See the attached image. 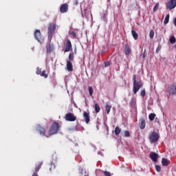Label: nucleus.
Returning a JSON list of instances; mask_svg holds the SVG:
<instances>
[{"label": "nucleus", "instance_id": "25", "mask_svg": "<svg viewBox=\"0 0 176 176\" xmlns=\"http://www.w3.org/2000/svg\"><path fill=\"white\" fill-rule=\"evenodd\" d=\"M74 58H75V56L74 55V52L69 53L68 56V59L69 60V61H74Z\"/></svg>", "mask_w": 176, "mask_h": 176}, {"label": "nucleus", "instance_id": "24", "mask_svg": "<svg viewBox=\"0 0 176 176\" xmlns=\"http://www.w3.org/2000/svg\"><path fill=\"white\" fill-rule=\"evenodd\" d=\"M42 164H43V162H39V163L36 165L34 171H36V172L39 171V170H41V168L42 167Z\"/></svg>", "mask_w": 176, "mask_h": 176}, {"label": "nucleus", "instance_id": "2", "mask_svg": "<svg viewBox=\"0 0 176 176\" xmlns=\"http://www.w3.org/2000/svg\"><path fill=\"white\" fill-rule=\"evenodd\" d=\"M133 93L134 94H137L140 88L142 86V82L137 81V76L135 74L133 75Z\"/></svg>", "mask_w": 176, "mask_h": 176}, {"label": "nucleus", "instance_id": "3", "mask_svg": "<svg viewBox=\"0 0 176 176\" xmlns=\"http://www.w3.org/2000/svg\"><path fill=\"white\" fill-rule=\"evenodd\" d=\"M148 138H149L150 142L151 143L157 142L159 141L160 136H159V134H157L156 132L151 131L149 133Z\"/></svg>", "mask_w": 176, "mask_h": 176}, {"label": "nucleus", "instance_id": "22", "mask_svg": "<svg viewBox=\"0 0 176 176\" xmlns=\"http://www.w3.org/2000/svg\"><path fill=\"white\" fill-rule=\"evenodd\" d=\"M162 166H168V164H169L168 160H167L166 158H162Z\"/></svg>", "mask_w": 176, "mask_h": 176}, {"label": "nucleus", "instance_id": "5", "mask_svg": "<svg viewBox=\"0 0 176 176\" xmlns=\"http://www.w3.org/2000/svg\"><path fill=\"white\" fill-rule=\"evenodd\" d=\"M65 119L67 122H75L76 116L72 113H67L65 116Z\"/></svg>", "mask_w": 176, "mask_h": 176}, {"label": "nucleus", "instance_id": "19", "mask_svg": "<svg viewBox=\"0 0 176 176\" xmlns=\"http://www.w3.org/2000/svg\"><path fill=\"white\" fill-rule=\"evenodd\" d=\"M131 34H132L133 38L135 39V41H137V39H138V33L136 32L135 30H132Z\"/></svg>", "mask_w": 176, "mask_h": 176}, {"label": "nucleus", "instance_id": "33", "mask_svg": "<svg viewBox=\"0 0 176 176\" xmlns=\"http://www.w3.org/2000/svg\"><path fill=\"white\" fill-rule=\"evenodd\" d=\"M155 170H156V171H157L158 173H160V171H161V170H162V168L160 167V166L156 165V166H155Z\"/></svg>", "mask_w": 176, "mask_h": 176}, {"label": "nucleus", "instance_id": "16", "mask_svg": "<svg viewBox=\"0 0 176 176\" xmlns=\"http://www.w3.org/2000/svg\"><path fill=\"white\" fill-rule=\"evenodd\" d=\"M46 50L47 53H52L54 50V45L49 43L46 45Z\"/></svg>", "mask_w": 176, "mask_h": 176}, {"label": "nucleus", "instance_id": "15", "mask_svg": "<svg viewBox=\"0 0 176 176\" xmlns=\"http://www.w3.org/2000/svg\"><path fill=\"white\" fill-rule=\"evenodd\" d=\"M66 67L69 72H72V71H74V66L72 65V63H71L70 60H67Z\"/></svg>", "mask_w": 176, "mask_h": 176}, {"label": "nucleus", "instance_id": "17", "mask_svg": "<svg viewBox=\"0 0 176 176\" xmlns=\"http://www.w3.org/2000/svg\"><path fill=\"white\" fill-rule=\"evenodd\" d=\"M145 126H146V124L145 122V120L144 119H141L140 122H139L140 129H141V130H144V129H145Z\"/></svg>", "mask_w": 176, "mask_h": 176}, {"label": "nucleus", "instance_id": "37", "mask_svg": "<svg viewBox=\"0 0 176 176\" xmlns=\"http://www.w3.org/2000/svg\"><path fill=\"white\" fill-rule=\"evenodd\" d=\"M111 65V63L109 61L104 62V67H109Z\"/></svg>", "mask_w": 176, "mask_h": 176}, {"label": "nucleus", "instance_id": "11", "mask_svg": "<svg viewBox=\"0 0 176 176\" xmlns=\"http://www.w3.org/2000/svg\"><path fill=\"white\" fill-rule=\"evenodd\" d=\"M68 3H63L60 6V12L61 13H67V12H68Z\"/></svg>", "mask_w": 176, "mask_h": 176}, {"label": "nucleus", "instance_id": "20", "mask_svg": "<svg viewBox=\"0 0 176 176\" xmlns=\"http://www.w3.org/2000/svg\"><path fill=\"white\" fill-rule=\"evenodd\" d=\"M112 109V106L107 104L105 106V109L107 115H109V112H111V109Z\"/></svg>", "mask_w": 176, "mask_h": 176}, {"label": "nucleus", "instance_id": "29", "mask_svg": "<svg viewBox=\"0 0 176 176\" xmlns=\"http://www.w3.org/2000/svg\"><path fill=\"white\" fill-rule=\"evenodd\" d=\"M88 90H89V96H93V93H94L93 87L89 86L88 87Z\"/></svg>", "mask_w": 176, "mask_h": 176}, {"label": "nucleus", "instance_id": "32", "mask_svg": "<svg viewBox=\"0 0 176 176\" xmlns=\"http://www.w3.org/2000/svg\"><path fill=\"white\" fill-rule=\"evenodd\" d=\"M50 171H52V170H54V168H56V165H54V164L51 163L50 164Z\"/></svg>", "mask_w": 176, "mask_h": 176}, {"label": "nucleus", "instance_id": "26", "mask_svg": "<svg viewBox=\"0 0 176 176\" xmlns=\"http://www.w3.org/2000/svg\"><path fill=\"white\" fill-rule=\"evenodd\" d=\"M101 111V109L100 108V105L96 103L95 104V112L96 113H98Z\"/></svg>", "mask_w": 176, "mask_h": 176}, {"label": "nucleus", "instance_id": "42", "mask_svg": "<svg viewBox=\"0 0 176 176\" xmlns=\"http://www.w3.org/2000/svg\"><path fill=\"white\" fill-rule=\"evenodd\" d=\"M142 58H145V52L143 53V54H142Z\"/></svg>", "mask_w": 176, "mask_h": 176}, {"label": "nucleus", "instance_id": "21", "mask_svg": "<svg viewBox=\"0 0 176 176\" xmlns=\"http://www.w3.org/2000/svg\"><path fill=\"white\" fill-rule=\"evenodd\" d=\"M155 118H156V114L151 113L148 116V119L151 120V122H153L155 120Z\"/></svg>", "mask_w": 176, "mask_h": 176}, {"label": "nucleus", "instance_id": "4", "mask_svg": "<svg viewBox=\"0 0 176 176\" xmlns=\"http://www.w3.org/2000/svg\"><path fill=\"white\" fill-rule=\"evenodd\" d=\"M36 130L38 133H39L41 137H45L46 135V129H45V127L41 126V125H37L36 127Z\"/></svg>", "mask_w": 176, "mask_h": 176}, {"label": "nucleus", "instance_id": "28", "mask_svg": "<svg viewBox=\"0 0 176 176\" xmlns=\"http://www.w3.org/2000/svg\"><path fill=\"white\" fill-rule=\"evenodd\" d=\"M149 36L151 39H153V37L155 36V32L153 30H151L149 32Z\"/></svg>", "mask_w": 176, "mask_h": 176}, {"label": "nucleus", "instance_id": "27", "mask_svg": "<svg viewBox=\"0 0 176 176\" xmlns=\"http://www.w3.org/2000/svg\"><path fill=\"white\" fill-rule=\"evenodd\" d=\"M169 20H170V14H167L164 21V24H168Z\"/></svg>", "mask_w": 176, "mask_h": 176}, {"label": "nucleus", "instance_id": "38", "mask_svg": "<svg viewBox=\"0 0 176 176\" xmlns=\"http://www.w3.org/2000/svg\"><path fill=\"white\" fill-rule=\"evenodd\" d=\"M71 35L73 38H76V33H75V32H72Z\"/></svg>", "mask_w": 176, "mask_h": 176}, {"label": "nucleus", "instance_id": "36", "mask_svg": "<svg viewBox=\"0 0 176 176\" xmlns=\"http://www.w3.org/2000/svg\"><path fill=\"white\" fill-rule=\"evenodd\" d=\"M103 174L104 175V176H111V173L108 171H104Z\"/></svg>", "mask_w": 176, "mask_h": 176}, {"label": "nucleus", "instance_id": "30", "mask_svg": "<svg viewBox=\"0 0 176 176\" xmlns=\"http://www.w3.org/2000/svg\"><path fill=\"white\" fill-rule=\"evenodd\" d=\"M170 43H172V44L175 43V42H176V38H175V36L170 37Z\"/></svg>", "mask_w": 176, "mask_h": 176}, {"label": "nucleus", "instance_id": "40", "mask_svg": "<svg viewBox=\"0 0 176 176\" xmlns=\"http://www.w3.org/2000/svg\"><path fill=\"white\" fill-rule=\"evenodd\" d=\"M32 176H39L38 175V172H36V171H34L33 172V174H32Z\"/></svg>", "mask_w": 176, "mask_h": 176}, {"label": "nucleus", "instance_id": "31", "mask_svg": "<svg viewBox=\"0 0 176 176\" xmlns=\"http://www.w3.org/2000/svg\"><path fill=\"white\" fill-rule=\"evenodd\" d=\"M158 9H159V3H157L155 7L153 8V12H157Z\"/></svg>", "mask_w": 176, "mask_h": 176}, {"label": "nucleus", "instance_id": "18", "mask_svg": "<svg viewBox=\"0 0 176 176\" xmlns=\"http://www.w3.org/2000/svg\"><path fill=\"white\" fill-rule=\"evenodd\" d=\"M124 53L126 56H129L131 53V48H130L129 44L125 45Z\"/></svg>", "mask_w": 176, "mask_h": 176}, {"label": "nucleus", "instance_id": "41", "mask_svg": "<svg viewBox=\"0 0 176 176\" xmlns=\"http://www.w3.org/2000/svg\"><path fill=\"white\" fill-rule=\"evenodd\" d=\"M155 52L156 53H159V52H160V47H157Z\"/></svg>", "mask_w": 176, "mask_h": 176}, {"label": "nucleus", "instance_id": "12", "mask_svg": "<svg viewBox=\"0 0 176 176\" xmlns=\"http://www.w3.org/2000/svg\"><path fill=\"white\" fill-rule=\"evenodd\" d=\"M34 38L38 41V42H41V39L42 38V34H41V30H36L34 32Z\"/></svg>", "mask_w": 176, "mask_h": 176}, {"label": "nucleus", "instance_id": "8", "mask_svg": "<svg viewBox=\"0 0 176 176\" xmlns=\"http://www.w3.org/2000/svg\"><path fill=\"white\" fill-rule=\"evenodd\" d=\"M56 31V23H51L48 27V34L52 36L53 33Z\"/></svg>", "mask_w": 176, "mask_h": 176}, {"label": "nucleus", "instance_id": "6", "mask_svg": "<svg viewBox=\"0 0 176 176\" xmlns=\"http://www.w3.org/2000/svg\"><path fill=\"white\" fill-rule=\"evenodd\" d=\"M168 94L170 96H176V84H172L168 87Z\"/></svg>", "mask_w": 176, "mask_h": 176}, {"label": "nucleus", "instance_id": "34", "mask_svg": "<svg viewBox=\"0 0 176 176\" xmlns=\"http://www.w3.org/2000/svg\"><path fill=\"white\" fill-rule=\"evenodd\" d=\"M146 95V92L145 91V89L142 90L141 91L142 97H145Z\"/></svg>", "mask_w": 176, "mask_h": 176}, {"label": "nucleus", "instance_id": "13", "mask_svg": "<svg viewBox=\"0 0 176 176\" xmlns=\"http://www.w3.org/2000/svg\"><path fill=\"white\" fill-rule=\"evenodd\" d=\"M149 156L153 162H157V159H159V155L155 152H151Z\"/></svg>", "mask_w": 176, "mask_h": 176}, {"label": "nucleus", "instance_id": "43", "mask_svg": "<svg viewBox=\"0 0 176 176\" xmlns=\"http://www.w3.org/2000/svg\"><path fill=\"white\" fill-rule=\"evenodd\" d=\"M74 54H76V48L74 49Z\"/></svg>", "mask_w": 176, "mask_h": 176}, {"label": "nucleus", "instance_id": "1", "mask_svg": "<svg viewBox=\"0 0 176 176\" xmlns=\"http://www.w3.org/2000/svg\"><path fill=\"white\" fill-rule=\"evenodd\" d=\"M60 127H61V126H60L58 122H54L48 131V134L46 135L45 137L49 138V137H51V135L57 134V133L60 131Z\"/></svg>", "mask_w": 176, "mask_h": 176}, {"label": "nucleus", "instance_id": "9", "mask_svg": "<svg viewBox=\"0 0 176 176\" xmlns=\"http://www.w3.org/2000/svg\"><path fill=\"white\" fill-rule=\"evenodd\" d=\"M36 74L37 75H40V76H43V78H47V74H46V71L43 70L42 71V69L37 67Z\"/></svg>", "mask_w": 176, "mask_h": 176}, {"label": "nucleus", "instance_id": "23", "mask_svg": "<svg viewBox=\"0 0 176 176\" xmlns=\"http://www.w3.org/2000/svg\"><path fill=\"white\" fill-rule=\"evenodd\" d=\"M120 131H122V130L120 129V128L119 126H116L115 128L114 133H115L116 135H119L120 134Z\"/></svg>", "mask_w": 176, "mask_h": 176}, {"label": "nucleus", "instance_id": "39", "mask_svg": "<svg viewBox=\"0 0 176 176\" xmlns=\"http://www.w3.org/2000/svg\"><path fill=\"white\" fill-rule=\"evenodd\" d=\"M74 5H75V6H78V5H79V1L78 0H75L74 2Z\"/></svg>", "mask_w": 176, "mask_h": 176}, {"label": "nucleus", "instance_id": "14", "mask_svg": "<svg viewBox=\"0 0 176 176\" xmlns=\"http://www.w3.org/2000/svg\"><path fill=\"white\" fill-rule=\"evenodd\" d=\"M83 119L85 120L87 124H89L90 122V114L86 111H84Z\"/></svg>", "mask_w": 176, "mask_h": 176}, {"label": "nucleus", "instance_id": "7", "mask_svg": "<svg viewBox=\"0 0 176 176\" xmlns=\"http://www.w3.org/2000/svg\"><path fill=\"white\" fill-rule=\"evenodd\" d=\"M65 45V53L71 52V50H72V43H71V41L69 39H66Z\"/></svg>", "mask_w": 176, "mask_h": 176}, {"label": "nucleus", "instance_id": "35", "mask_svg": "<svg viewBox=\"0 0 176 176\" xmlns=\"http://www.w3.org/2000/svg\"><path fill=\"white\" fill-rule=\"evenodd\" d=\"M124 137H130V132L129 131H124Z\"/></svg>", "mask_w": 176, "mask_h": 176}, {"label": "nucleus", "instance_id": "10", "mask_svg": "<svg viewBox=\"0 0 176 176\" xmlns=\"http://www.w3.org/2000/svg\"><path fill=\"white\" fill-rule=\"evenodd\" d=\"M176 7V0H170L168 3L166 5V8L171 10L172 9L175 8Z\"/></svg>", "mask_w": 176, "mask_h": 176}]
</instances>
